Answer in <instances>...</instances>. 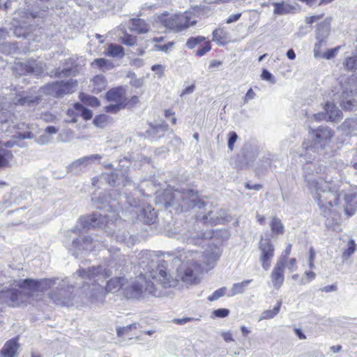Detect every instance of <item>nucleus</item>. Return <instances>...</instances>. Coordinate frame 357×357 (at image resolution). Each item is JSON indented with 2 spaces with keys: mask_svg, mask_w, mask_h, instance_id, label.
Returning <instances> with one entry per match:
<instances>
[{
  "mask_svg": "<svg viewBox=\"0 0 357 357\" xmlns=\"http://www.w3.org/2000/svg\"><path fill=\"white\" fill-rule=\"evenodd\" d=\"M226 289L225 287L217 289L211 296H208V300L209 301H214L219 299L225 294Z\"/></svg>",
  "mask_w": 357,
  "mask_h": 357,
  "instance_id": "nucleus-43",
  "label": "nucleus"
},
{
  "mask_svg": "<svg viewBox=\"0 0 357 357\" xmlns=\"http://www.w3.org/2000/svg\"><path fill=\"white\" fill-rule=\"evenodd\" d=\"M105 54L112 57L123 56L124 55L123 48L121 45L111 43L109 45Z\"/></svg>",
  "mask_w": 357,
  "mask_h": 357,
  "instance_id": "nucleus-31",
  "label": "nucleus"
},
{
  "mask_svg": "<svg viewBox=\"0 0 357 357\" xmlns=\"http://www.w3.org/2000/svg\"><path fill=\"white\" fill-rule=\"evenodd\" d=\"M340 47H337L333 49L328 50L326 52L324 53L323 57L327 59L333 58L336 55Z\"/></svg>",
  "mask_w": 357,
  "mask_h": 357,
  "instance_id": "nucleus-55",
  "label": "nucleus"
},
{
  "mask_svg": "<svg viewBox=\"0 0 357 357\" xmlns=\"http://www.w3.org/2000/svg\"><path fill=\"white\" fill-rule=\"evenodd\" d=\"M172 45H173V43L170 42V43H168L167 44L163 45H155L154 47H155V50H156L167 52Z\"/></svg>",
  "mask_w": 357,
  "mask_h": 357,
  "instance_id": "nucleus-58",
  "label": "nucleus"
},
{
  "mask_svg": "<svg viewBox=\"0 0 357 357\" xmlns=\"http://www.w3.org/2000/svg\"><path fill=\"white\" fill-rule=\"evenodd\" d=\"M73 69L71 68H65L63 69L58 68L56 71L57 77H68L72 75Z\"/></svg>",
  "mask_w": 357,
  "mask_h": 357,
  "instance_id": "nucleus-49",
  "label": "nucleus"
},
{
  "mask_svg": "<svg viewBox=\"0 0 357 357\" xmlns=\"http://www.w3.org/2000/svg\"><path fill=\"white\" fill-rule=\"evenodd\" d=\"M202 219L205 223L210 225L221 224L223 222H228L229 219L227 216H218V211H208L206 214L204 215Z\"/></svg>",
  "mask_w": 357,
  "mask_h": 357,
  "instance_id": "nucleus-24",
  "label": "nucleus"
},
{
  "mask_svg": "<svg viewBox=\"0 0 357 357\" xmlns=\"http://www.w3.org/2000/svg\"><path fill=\"white\" fill-rule=\"evenodd\" d=\"M34 137L33 133L31 131L17 132L15 135H13V138L19 139H32Z\"/></svg>",
  "mask_w": 357,
  "mask_h": 357,
  "instance_id": "nucleus-48",
  "label": "nucleus"
},
{
  "mask_svg": "<svg viewBox=\"0 0 357 357\" xmlns=\"http://www.w3.org/2000/svg\"><path fill=\"white\" fill-rule=\"evenodd\" d=\"M139 326V324L138 323H134L130 325H128L126 326L119 328L116 330V333L118 336H122L123 335L127 333L128 331L137 329Z\"/></svg>",
  "mask_w": 357,
  "mask_h": 357,
  "instance_id": "nucleus-40",
  "label": "nucleus"
},
{
  "mask_svg": "<svg viewBox=\"0 0 357 357\" xmlns=\"http://www.w3.org/2000/svg\"><path fill=\"white\" fill-rule=\"evenodd\" d=\"M204 40L205 38L204 36L191 37L187 40L185 45L189 49H193L195 46L202 43Z\"/></svg>",
  "mask_w": 357,
  "mask_h": 357,
  "instance_id": "nucleus-39",
  "label": "nucleus"
},
{
  "mask_svg": "<svg viewBox=\"0 0 357 357\" xmlns=\"http://www.w3.org/2000/svg\"><path fill=\"white\" fill-rule=\"evenodd\" d=\"M168 235L170 237L176 238L181 239L183 241H186L188 244L196 245L199 243V240L203 238H207L211 237V234H206V232L192 233L190 231L185 232L179 234L177 233H169Z\"/></svg>",
  "mask_w": 357,
  "mask_h": 357,
  "instance_id": "nucleus-15",
  "label": "nucleus"
},
{
  "mask_svg": "<svg viewBox=\"0 0 357 357\" xmlns=\"http://www.w3.org/2000/svg\"><path fill=\"white\" fill-rule=\"evenodd\" d=\"M229 310L225 308H220L213 311V314L217 317L224 318L229 315Z\"/></svg>",
  "mask_w": 357,
  "mask_h": 357,
  "instance_id": "nucleus-56",
  "label": "nucleus"
},
{
  "mask_svg": "<svg viewBox=\"0 0 357 357\" xmlns=\"http://www.w3.org/2000/svg\"><path fill=\"white\" fill-rule=\"evenodd\" d=\"M275 7L273 13L278 15H284L289 13H294L296 11V6L289 3L275 2L273 3Z\"/></svg>",
  "mask_w": 357,
  "mask_h": 357,
  "instance_id": "nucleus-25",
  "label": "nucleus"
},
{
  "mask_svg": "<svg viewBox=\"0 0 357 357\" xmlns=\"http://www.w3.org/2000/svg\"><path fill=\"white\" fill-rule=\"evenodd\" d=\"M125 107V105L121 104L112 102L111 104L105 107V111L109 113L116 114Z\"/></svg>",
  "mask_w": 357,
  "mask_h": 357,
  "instance_id": "nucleus-42",
  "label": "nucleus"
},
{
  "mask_svg": "<svg viewBox=\"0 0 357 357\" xmlns=\"http://www.w3.org/2000/svg\"><path fill=\"white\" fill-rule=\"evenodd\" d=\"M195 86L194 84L187 86L181 93V96L192 93Z\"/></svg>",
  "mask_w": 357,
  "mask_h": 357,
  "instance_id": "nucleus-63",
  "label": "nucleus"
},
{
  "mask_svg": "<svg viewBox=\"0 0 357 357\" xmlns=\"http://www.w3.org/2000/svg\"><path fill=\"white\" fill-rule=\"evenodd\" d=\"M107 183L111 186H117L121 183L123 185H130L131 180L126 176L121 171L115 170L110 174H102L98 176L92 178V185L93 186L98 185L99 183L102 184Z\"/></svg>",
  "mask_w": 357,
  "mask_h": 357,
  "instance_id": "nucleus-8",
  "label": "nucleus"
},
{
  "mask_svg": "<svg viewBox=\"0 0 357 357\" xmlns=\"http://www.w3.org/2000/svg\"><path fill=\"white\" fill-rule=\"evenodd\" d=\"M109 117L105 114L96 116L93 119V124L100 128L105 127L108 123Z\"/></svg>",
  "mask_w": 357,
  "mask_h": 357,
  "instance_id": "nucleus-38",
  "label": "nucleus"
},
{
  "mask_svg": "<svg viewBox=\"0 0 357 357\" xmlns=\"http://www.w3.org/2000/svg\"><path fill=\"white\" fill-rule=\"evenodd\" d=\"M315 135L316 143L319 144L320 146H325L333 138L334 132L332 129L325 127L319 126L314 130Z\"/></svg>",
  "mask_w": 357,
  "mask_h": 357,
  "instance_id": "nucleus-17",
  "label": "nucleus"
},
{
  "mask_svg": "<svg viewBox=\"0 0 357 357\" xmlns=\"http://www.w3.org/2000/svg\"><path fill=\"white\" fill-rule=\"evenodd\" d=\"M75 109H76L77 113L80 114L81 116H82V118L86 121L91 119L93 116L92 112L90 109L84 107L80 103L75 104Z\"/></svg>",
  "mask_w": 357,
  "mask_h": 357,
  "instance_id": "nucleus-34",
  "label": "nucleus"
},
{
  "mask_svg": "<svg viewBox=\"0 0 357 357\" xmlns=\"http://www.w3.org/2000/svg\"><path fill=\"white\" fill-rule=\"evenodd\" d=\"M109 259L107 264V268H103L102 266H98L94 268L101 267L102 271H109L110 274L105 276L104 278L99 280L98 277L92 278L91 280H86V287L88 292H86V296H89L93 299H98L100 297L104 296L106 294L113 293L117 291L119 289H123V285L126 280L124 277H117L110 279L107 282L105 287L99 284L98 282L102 281L109 277L112 275V269L114 268L118 270L125 262V257L121 255L119 249H110L109 250Z\"/></svg>",
  "mask_w": 357,
  "mask_h": 357,
  "instance_id": "nucleus-4",
  "label": "nucleus"
},
{
  "mask_svg": "<svg viewBox=\"0 0 357 357\" xmlns=\"http://www.w3.org/2000/svg\"><path fill=\"white\" fill-rule=\"evenodd\" d=\"M312 273L311 271L305 272V276L302 278L301 280V284H305L306 283H309L310 282V277L312 276Z\"/></svg>",
  "mask_w": 357,
  "mask_h": 357,
  "instance_id": "nucleus-64",
  "label": "nucleus"
},
{
  "mask_svg": "<svg viewBox=\"0 0 357 357\" xmlns=\"http://www.w3.org/2000/svg\"><path fill=\"white\" fill-rule=\"evenodd\" d=\"M211 49V46L210 45V43L206 42L203 47H202L201 48L197 50L196 54L199 56H204L208 52H209Z\"/></svg>",
  "mask_w": 357,
  "mask_h": 357,
  "instance_id": "nucleus-51",
  "label": "nucleus"
},
{
  "mask_svg": "<svg viewBox=\"0 0 357 357\" xmlns=\"http://www.w3.org/2000/svg\"><path fill=\"white\" fill-rule=\"evenodd\" d=\"M252 282V280H246L241 282L234 283L229 291L228 296H234L244 292L245 287Z\"/></svg>",
  "mask_w": 357,
  "mask_h": 357,
  "instance_id": "nucleus-29",
  "label": "nucleus"
},
{
  "mask_svg": "<svg viewBox=\"0 0 357 357\" xmlns=\"http://www.w3.org/2000/svg\"><path fill=\"white\" fill-rule=\"evenodd\" d=\"M221 253L218 248L207 250L204 254L198 252L179 250L174 258L173 263L177 267L178 277L186 284H195L201 271V264L213 266L219 259Z\"/></svg>",
  "mask_w": 357,
  "mask_h": 357,
  "instance_id": "nucleus-3",
  "label": "nucleus"
},
{
  "mask_svg": "<svg viewBox=\"0 0 357 357\" xmlns=\"http://www.w3.org/2000/svg\"><path fill=\"white\" fill-rule=\"evenodd\" d=\"M119 41L125 45L131 47L137 44V37L124 31L123 36L119 37Z\"/></svg>",
  "mask_w": 357,
  "mask_h": 357,
  "instance_id": "nucleus-36",
  "label": "nucleus"
},
{
  "mask_svg": "<svg viewBox=\"0 0 357 357\" xmlns=\"http://www.w3.org/2000/svg\"><path fill=\"white\" fill-rule=\"evenodd\" d=\"M259 250L261 252L259 261L263 268L267 271L271 267V259L274 256V247L269 239H261L259 244Z\"/></svg>",
  "mask_w": 357,
  "mask_h": 357,
  "instance_id": "nucleus-12",
  "label": "nucleus"
},
{
  "mask_svg": "<svg viewBox=\"0 0 357 357\" xmlns=\"http://www.w3.org/2000/svg\"><path fill=\"white\" fill-rule=\"evenodd\" d=\"M241 13H236V14H234V15H230L227 20H226V23L227 24H230V23H232V22H236L237 20H239V18L241 17Z\"/></svg>",
  "mask_w": 357,
  "mask_h": 357,
  "instance_id": "nucleus-61",
  "label": "nucleus"
},
{
  "mask_svg": "<svg viewBox=\"0 0 357 357\" xmlns=\"http://www.w3.org/2000/svg\"><path fill=\"white\" fill-rule=\"evenodd\" d=\"M121 203H123V202H126L130 206H136L137 205V202L135 199L132 198L130 197H128L126 195H121L119 197Z\"/></svg>",
  "mask_w": 357,
  "mask_h": 357,
  "instance_id": "nucleus-50",
  "label": "nucleus"
},
{
  "mask_svg": "<svg viewBox=\"0 0 357 357\" xmlns=\"http://www.w3.org/2000/svg\"><path fill=\"white\" fill-rule=\"evenodd\" d=\"M92 92L98 94L102 91L107 86V81L103 76L97 75L91 80Z\"/></svg>",
  "mask_w": 357,
  "mask_h": 357,
  "instance_id": "nucleus-28",
  "label": "nucleus"
},
{
  "mask_svg": "<svg viewBox=\"0 0 357 357\" xmlns=\"http://www.w3.org/2000/svg\"><path fill=\"white\" fill-rule=\"evenodd\" d=\"M143 214L144 222L147 225L153 224L157 219L156 211L149 206L143 209Z\"/></svg>",
  "mask_w": 357,
  "mask_h": 357,
  "instance_id": "nucleus-30",
  "label": "nucleus"
},
{
  "mask_svg": "<svg viewBox=\"0 0 357 357\" xmlns=\"http://www.w3.org/2000/svg\"><path fill=\"white\" fill-rule=\"evenodd\" d=\"M344 65L346 69L351 70L356 68L357 61L354 57L349 56L346 58Z\"/></svg>",
  "mask_w": 357,
  "mask_h": 357,
  "instance_id": "nucleus-45",
  "label": "nucleus"
},
{
  "mask_svg": "<svg viewBox=\"0 0 357 357\" xmlns=\"http://www.w3.org/2000/svg\"><path fill=\"white\" fill-rule=\"evenodd\" d=\"M238 135L235 132H230L228 139V148L231 151L234 149V144L236 142Z\"/></svg>",
  "mask_w": 357,
  "mask_h": 357,
  "instance_id": "nucleus-52",
  "label": "nucleus"
},
{
  "mask_svg": "<svg viewBox=\"0 0 357 357\" xmlns=\"http://www.w3.org/2000/svg\"><path fill=\"white\" fill-rule=\"evenodd\" d=\"M77 86V80L70 79L67 81L55 82L48 84L43 88V91L47 95L59 98L66 94L73 93Z\"/></svg>",
  "mask_w": 357,
  "mask_h": 357,
  "instance_id": "nucleus-7",
  "label": "nucleus"
},
{
  "mask_svg": "<svg viewBox=\"0 0 357 357\" xmlns=\"http://www.w3.org/2000/svg\"><path fill=\"white\" fill-rule=\"evenodd\" d=\"M285 259H280L273 267L271 274V281L275 289H279L284 280V268Z\"/></svg>",
  "mask_w": 357,
  "mask_h": 357,
  "instance_id": "nucleus-14",
  "label": "nucleus"
},
{
  "mask_svg": "<svg viewBox=\"0 0 357 357\" xmlns=\"http://www.w3.org/2000/svg\"><path fill=\"white\" fill-rule=\"evenodd\" d=\"M109 63V61L107 59H103V58H99V59H96L93 61L92 65L96 66L100 68H102L105 67Z\"/></svg>",
  "mask_w": 357,
  "mask_h": 357,
  "instance_id": "nucleus-54",
  "label": "nucleus"
},
{
  "mask_svg": "<svg viewBox=\"0 0 357 357\" xmlns=\"http://www.w3.org/2000/svg\"><path fill=\"white\" fill-rule=\"evenodd\" d=\"M326 113L324 119L331 121H339L342 119V112L333 103L327 102L324 107Z\"/></svg>",
  "mask_w": 357,
  "mask_h": 357,
  "instance_id": "nucleus-19",
  "label": "nucleus"
},
{
  "mask_svg": "<svg viewBox=\"0 0 357 357\" xmlns=\"http://www.w3.org/2000/svg\"><path fill=\"white\" fill-rule=\"evenodd\" d=\"M356 243L353 239H351L348 242V247L344 250L343 255L349 257L356 251Z\"/></svg>",
  "mask_w": 357,
  "mask_h": 357,
  "instance_id": "nucleus-46",
  "label": "nucleus"
},
{
  "mask_svg": "<svg viewBox=\"0 0 357 357\" xmlns=\"http://www.w3.org/2000/svg\"><path fill=\"white\" fill-rule=\"evenodd\" d=\"M16 70L21 71L20 74H29L38 75L42 73V68L36 61H28L26 63H20L16 64Z\"/></svg>",
  "mask_w": 357,
  "mask_h": 357,
  "instance_id": "nucleus-18",
  "label": "nucleus"
},
{
  "mask_svg": "<svg viewBox=\"0 0 357 357\" xmlns=\"http://www.w3.org/2000/svg\"><path fill=\"white\" fill-rule=\"evenodd\" d=\"M13 158L14 156L11 151L0 149V170L10 167Z\"/></svg>",
  "mask_w": 357,
  "mask_h": 357,
  "instance_id": "nucleus-26",
  "label": "nucleus"
},
{
  "mask_svg": "<svg viewBox=\"0 0 357 357\" xmlns=\"http://www.w3.org/2000/svg\"><path fill=\"white\" fill-rule=\"evenodd\" d=\"M255 97H256L255 92L252 90V89L250 88L247 91V93L243 98V103L247 104L250 100L255 98Z\"/></svg>",
  "mask_w": 357,
  "mask_h": 357,
  "instance_id": "nucleus-57",
  "label": "nucleus"
},
{
  "mask_svg": "<svg viewBox=\"0 0 357 357\" xmlns=\"http://www.w3.org/2000/svg\"><path fill=\"white\" fill-rule=\"evenodd\" d=\"M109 271H102L101 267H89L87 269H79L74 277L76 282L74 284H70L66 280H60L58 278H45L40 280L26 278L16 282V286L20 288H27L31 291H45L55 287V289L49 293V298L54 303L61 306H71L78 303V298L74 294L75 289L79 288L86 294L88 292L86 280L98 277V279L109 275Z\"/></svg>",
  "mask_w": 357,
  "mask_h": 357,
  "instance_id": "nucleus-1",
  "label": "nucleus"
},
{
  "mask_svg": "<svg viewBox=\"0 0 357 357\" xmlns=\"http://www.w3.org/2000/svg\"><path fill=\"white\" fill-rule=\"evenodd\" d=\"M82 96V100L86 101L89 105L92 107L99 106L100 101L97 98L87 95H83Z\"/></svg>",
  "mask_w": 357,
  "mask_h": 357,
  "instance_id": "nucleus-44",
  "label": "nucleus"
},
{
  "mask_svg": "<svg viewBox=\"0 0 357 357\" xmlns=\"http://www.w3.org/2000/svg\"><path fill=\"white\" fill-rule=\"evenodd\" d=\"M343 126L349 132L351 133L355 128H357V120L354 119H346L343 123Z\"/></svg>",
  "mask_w": 357,
  "mask_h": 357,
  "instance_id": "nucleus-41",
  "label": "nucleus"
},
{
  "mask_svg": "<svg viewBox=\"0 0 357 357\" xmlns=\"http://www.w3.org/2000/svg\"><path fill=\"white\" fill-rule=\"evenodd\" d=\"M2 297L6 300V302H10L9 304L15 306L19 305L24 301V295L19 289H13L1 293Z\"/></svg>",
  "mask_w": 357,
  "mask_h": 357,
  "instance_id": "nucleus-20",
  "label": "nucleus"
},
{
  "mask_svg": "<svg viewBox=\"0 0 357 357\" xmlns=\"http://www.w3.org/2000/svg\"><path fill=\"white\" fill-rule=\"evenodd\" d=\"M98 243L97 240L82 234L78 238L73 240V248L77 250H92Z\"/></svg>",
  "mask_w": 357,
  "mask_h": 357,
  "instance_id": "nucleus-13",
  "label": "nucleus"
},
{
  "mask_svg": "<svg viewBox=\"0 0 357 357\" xmlns=\"http://www.w3.org/2000/svg\"><path fill=\"white\" fill-rule=\"evenodd\" d=\"M270 227L274 234L280 235L284 233V225L282 221L277 217H273L271 219Z\"/></svg>",
  "mask_w": 357,
  "mask_h": 357,
  "instance_id": "nucleus-33",
  "label": "nucleus"
},
{
  "mask_svg": "<svg viewBox=\"0 0 357 357\" xmlns=\"http://www.w3.org/2000/svg\"><path fill=\"white\" fill-rule=\"evenodd\" d=\"M80 225L83 229L91 228H105L111 225L106 215L93 213L84 216L80 219Z\"/></svg>",
  "mask_w": 357,
  "mask_h": 357,
  "instance_id": "nucleus-10",
  "label": "nucleus"
},
{
  "mask_svg": "<svg viewBox=\"0 0 357 357\" xmlns=\"http://www.w3.org/2000/svg\"><path fill=\"white\" fill-rule=\"evenodd\" d=\"M261 77L262 79L268 81L272 84H275L276 82L274 76L266 69L263 70Z\"/></svg>",
  "mask_w": 357,
  "mask_h": 357,
  "instance_id": "nucleus-47",
  "label": "nucleus"
},
{
  "mask_svg": "<svg viewBox=\"0 0 357 357\" xmlns=\"http://www.w3.org/2000/svg\"><path fill=\"white\" fill-rule=\"evenodd\" d=\"M341 107L344 110L351 111L354 107V104L351 100L343 101L341 103Z\"/></svg>",
  "mask_w": 357,
  "mask_h": 357,
  "instance_id": "nucleus-59",
  "label": "nucleus"
},
{
  "mask_svg": "<svg viewBox=\"0 0 357 357\" xmlns=\"http://www.w3.org/2000/svg\"><path fill=\"white\" fill-rule=\"evenodd\" d=\"M167 130V126H158L154 128H152L148 132L150 135H153V137L155 139L164 136L165 132Z\"/></svg>",
  "mask_w": 357,
  "mask_h": 357,
  "instance_id": "nucleus-37",
  "label": "nucleus"
},
{
  "mask_svg": "<svg viewBox=\"0 0 357 357\" xmlns=\"http://www.w3.org/2000/svg\"><path fill=\"white\" fill-rule=\"evenodd\" d=\"M282 302L279 301L277 303V305L273 310H267L262 312L261 317L259 320L261 319H270L276 316L280 310Z\"/></svg>",
  "mask_w": 357,
  "mask_h": 357,
  "instance_id": "nucleus-35",
  "label": "nucleus"
},
{
  "mask_svg": "<svg viewBox=\"0 0 357 357\" xmlns=\"http://www.w3.org/2000/svg\"><path fill=\"white\" fill-rule=\"evenodd\" d=\"M164 25L174 31L178 32L196 24L197 20L190 13L175 14L162 20Z\"/></svg>",
  "mask_w": 357,
  "mask_h": 357,
  "instance_id": "nucleus-6",
  "label": "nucleus"
},
{
  "mask_svg": "<svg viewBox=\"0 0 357 357\" xmlns=\"http://www.w3.org/2000/svg\"><path fill=\"white\" fill-rule=\"evenodd\" d=\"M106 98L109 102L121 104L126 106L127 97L126 89L122 87H116L110 89L106 93Z\"/></svg>",
  "mask_w": 357,
  "mask_h": 357,
  "instance_id": "nucleus-16",
  "label": "nucleus"
},
{
  "mask_svg": "<svg viewBox=\"0 0 357 357\" xmlns=\"http://www.w3.org/2000/svg\"><path fill=\"white\" fill-rule=\"evenodd\" d=\"M140 273L130 280L126 278L123 285V294L127 298L139 299L145 296H160L153 280L164 288L176 286L178 280L167 272V264L165 261L147 260L139 264Z\"/></svg>",
  "mask_w": 357,
  "mask_h": 357,
  "instance_id": "nucleus-2",
  "label": "nucleus"
},
{
  "mask_svg": "<svg viewBox=\"0 0 357 357\" xmlns=\"http://www.w3.org/2000/svg\"><path fill=\"white\" fill-rule=\"evenodd\" d=\"M163 199L166 206H172L177 211H188L194 208H202L204 202L199 199L197 192L191 189L165 190Z\"/></svg>",
  "mask_w": 357,
  "mask_h": 357,
  "instance_id": "nucleus-5",
  "label": "nucleus"
},
{
  "mask_svg": "<svg viewBox=\"0 0 357 357\" xmlns=\"http://www.w3.org/2000/svg\"><path fill=\"white\" fill-rule=\"evenodd\" d=\"M337 289V287L336 284L327 285L321 289V291L326 292V293L331 292V291H335Z\"/></svg>",
  "mask_w": 357,
  "mask_h": 357,
  "instance_id": "nucleus-60",
  "label": "nucleus"
},
{
  "mask_svg": "<svg viewBox=\"0 0 357 357\" xmlns=\"http://www.w3.org/2000/svg\"><path fill=\"white\" fill-rule=\"evenodd\" d=\"M303 152L300 155L305 160L303 167V178L307 186L310 190L312 187V172L311 169V151H312V141L311 139L305 140L302 145Z\"/></svg>",
  "mask_w": 357,
  "mask_h": 357,
  "instance_id": "nucleus-9",
  "label": "nucleus"
},
{
  "mask_svg": "<svg viewBox=\"0 0 357 357\" xmlns=\"http://www.w3.org/2000/svg\"><path fill=\"white\" fill-rule=\"evenodd\" d=\"M40 98L38 96H24L22 94L17 95L13 99V103L15 105L24 107H33L39 103Z\"/></svg>",
  "mask_w": 357,
  "mask_h": 357,
  "instance_id": "nucleus-23",
  "label": "nucleus"
},
{
  "mask_svg": "<svg viewBox=\"0 0 357 357\" xmlns=\"http://www.w3.org/2000/svg\"><path fill=\"white\" fill-rule=\"evenodd\" d=\"M18 46L15 43L3 40L0 43V52L5 54H10L17 52Z\"/></svg>",
  "mask_w": 357,
  "mask_h": 357,
  "instance_id": "nucleus-32",
  "label": "nucleus"
},
{
  "mask_svg": "<svg viewBox=\"0 0 357 357\" xmlns=\"http://www.w3.org/2000/svg\"><path fill=\"white\" fill-rule=\"evenodd\" d=\"M19 347L16 340L7 341L0 351V357H16Z\"/></svg>",
  "mask_w": 357,
  "mask_h": 357,
  "instance_id": "nucleus-22",
  "label": "nucleus"
},
{
  "mask_svg": "<svg viewBox=\"0 0 357 357\" xmlns=\"http://www.w3.org/2000/svg\"><path fill=\"white\" fill-rule=\"evenodd\" d=\"M222 337L225 342H233L232 333L231 331L222 332Z\"/></svg>",
  "mask_w": 357,
  "mask_h": 357,
  "instance_id": "nucleus-62",
  "label": "nucleus"
},
{
  "mask_svg": "<svg viewBox=\"0 0 357 357\" xmlns=\"http://www.w3.org/2000/svg\"><path fill=\"white\" fill-rule=\"evenodd\" d=\"M129 29L138 34H143L149 31L150 26L142 19L133 18L129 21Z\"/></svg>",
  "mask_w": 357,
  "mask_h": 357,
  "instance_id": "nucleus-21",
  "label": "nucleus"
},
{
  "mask_svg": "<svg viewBox=\"0 0 357 357\" xmlns=\"http://www.w3.org/2000/svg\"><path fill=\"white\" fill-rule=\"evenodd\" d=\"M212 40L224 45L229 41V33L223 29H216L213 31Z\"/></svg>",
  "mask_w": 357,
  "mask_h": 357,
  "instance_id": "nucleus-27",
  "label": "nucleus"
},
{
  "mask_svg": "<svg viewBox=\"0 0 357 357\" xmlns=\"http://www.w3.org/2000/svg\"><path fill=\"white\" fill-rule=\"evenodd\" d=\"M51 139L52 138L49 135L44 133L37 138L36 142L39 144L43 145L50 142Z\"/></svg>",
  "mask_w": 357,
  "mask_h": 357,
  "instance_id": "nucleus-53",
  "label": "nucleus"
},
{
  "mask_svg": "<svg viewBox=\"0 0 357 357\" xmlns=\"http://www.w3.org/2000/svg\"><path fill=\"white\" fill-rule=\"evenodd\" d=\"M102 158V155L100 154H92L80 158L75 160L68 166V171L74 174H79L89 165L96 161L99 162Z\"/></svg>",
  "mask_w": 357,
  "mask_h": 357,
  "instance_id": "nucleus-11",
  "label": "nucleus"
}]
</instances>
